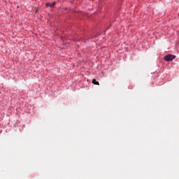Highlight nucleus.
<instances>
[{
    "label": "nucleus",
    "mask_w": 179,
    "mask_h": 179,
    "mask_svg": "<svg viewBox=\"0 0 179 179\" xmlns=\"http://www.w3.org/2000/svg\"><path fill=\"white\" fill-rule=\"evenodd\" d=\"M174 59H176V56L172 55H166V56L164 57V59H165V61H166V62H172Z\"/></svg>",
    "instance_id": "nucleus-1"
},
{
    "label": "nucleus",
    "mask_w": 179,
    "mask_h": 179,
    "mask_svg": "<svg viewBox=\"0 0 179 179\" xmlns=\"http://www.w3.org/2000/svg\"><path fill=\"white\" fill-rule=\"evenodd\" d=\"M56 5V2L54 1L52 3H47L46 6L50 7V8H54V6Z\"/></svg>",
    "instance_id": "nucleus-2"
},
{
    "label": "nucleus",
    "mask_w": 179,
    "mask_h": 179,
    "mask_svg": "<svg viewBox=\"0 0 179 179\" xmlns=\"http://www.w3.org/2000/svg\"><path fill=\"white\" fill-rule=\"evenodd\" d=\"M92 83L94 84V85H96L97 86H99V82H98V81H96V79H93L92 80Z\"/></svg>",
    "instance_id": "nucleus-3"
}]
</instances>
